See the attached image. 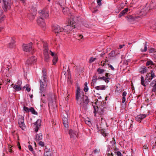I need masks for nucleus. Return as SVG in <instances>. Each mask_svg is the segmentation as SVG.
Here are the masks:
<instances>
[{
  "mask_svg": "<svg viewBox=\"0 0 156 156\" xmlns=\"http://www.w3.org/2000/svg\"><path fill=\"white\" fill-rule=\"evenodd\" d=\"M126 101V98L125 97H122V103H124Z\"/></svg>",
  "mask_w": 156,
  "mask_h": 156,
  "instance_id": "4d7b16f0",
  "label": "nucleus"
},
{
  "mask_svg": "<svg viewBox=\"0 0 156 156\" xmlns=\"http://www.w3.org/2000/svg\"><path fill=\"white\" fill-rule=\"evenodd\" d=\"M43 76L41 77L40 79V90L41 95H43L44 96V94L43 93H44L47 91L46 87L47 82L48 81V79L46 73H44L43 71Z\"/></svg>",
  "mask_w": 156,
  "mask_h": 156,
  "instance_id": "f257e3e1",
  "label": "nucleus"
},
{
  "mask_svg": "<svg viewBox=\"0 0 156 156\" xmlns=\"http://www.w3.org/2000/svg\"><path fill=\"white\" fill-rule=\"evenodd\" d=\"M147 79L145 78V80H144V77L143 76H142L141 77V83L144 86H146L145 84L146 83V80Z\"/></svg>",
  "mask_w": 156,
  "mask_h": 156,
  "instance_id": "4be33fe9",
  "label": "nucleus"
},
{
  "mask_svg": "<svg viewBox=\"0 0 156 156\" xmlns=\"http://www.w3.org/2000/svg\"><path fill=\"white\" fill-rule=\"evenodd\" d=\"M147 69L146 67L141 68L140 69V72L141 73H144L146 72Z\"/></svg>",
  "mask_w": 156,
  "mask_h": 156,
  "instance_id": "c756f323",
  "label": "nucleus"
},
{
  "mask_svg": "<svg viewBox=\"0 0 156 156\" xmlns=\"http://www.w3.org/2000/svg\"><path fill=\"white\" fill-rule=\"evenodd\" d=\"M24 88H26L28 92H29L30 90V88L29 87L28 85H26L25 86L23 87Z\"/></svg>",
  "mask_w": 156,
  "mask_h": 156,
  "instance_id": "e433bc0d",
  "label": "nucleus"
},
{
  "mask_svg": "<svg viewBox=\"0 0 156 156\" xmlns=\"http://www.w3.org/2000/svg\"><path fill=\"white\" fill-rule=\"evenodd\" d=\"M30 111L32 112V113L34 115H37V113L36 112L34 109L33 108H31L30 109Z\"/></svg>",
  "mask_w": 156,
  "mask_h": 156,
  "instance_id": "72a5a7b5",
  "label": "nucleus"
},
{
  "mask_svg": "<svg viewBox=\"0 0 156 156\" xmlns=\"http://www.w3.org/2000/svg\"><path fill=\"white\" fill-rule=\"evenodd\" d=\"M69 134L70 135L71 138L73 140V142H75L76 140V139L77 138L76 133H77L76 132L71 129L69 131Z\"/></svg>",
  "mask_w": 156,
  "mask_h": 156,
  "instance_id": "1a4fd4ad",
  "label": "nucleus"
},
{
  "mask_svg": "<svg viewBox=\"0 0 156 156\" xmlns=\"http://www.w3.org/2000/svg\"><path fill=\"white\" fill-rule=\"evenodd\" d=\"M124 45H120L119 46V48L120 49H121V48H122L123 46H124Z\"/></svg>",
  "mask_w": 156,
  "mask_h": 156,
  "instance_id": "e2e57ef3",
  "label": "nucleus"
},
{
  "mask_svg": "<svg viewBox=\"0 0 156 156\" xmlns=\"http://www.w3.org/2000/svg\"><path fill=\"white\" fill-rule=\"evenodd\" d=\"M143 147L145 149H148V147L147 145V144H145V145H144L143 146Z\"/></svg>",
  "mask_w": 156,
  "mask_h": 156,
  "instance_id": "bf43d9fd",
  "label": "nucleus"
},
{
  "mask_svg": "<svg viewBox=\"0 0 156 156\" xmlns=\"http://www.w3.org/2000/svg\"><path fill=\"white\" fill-rule=\"evenodd\" d=\"M147 49L146 43L144 44V49H141V51L142 52H145L146 51Z\"/></svg>",
  "mask_w": 156,
  "mask_h": 156,
  "instance_id": "f704fd0d",
  "label": "nucleus"
},
{
  "mask_svg": "<svg viewBox=\"0 0 156 156\" xmlns=\"http://www.w3.org/2000/svg\"><path fill=\"white\" fill-rule=\"evenodd\" d=\"M76 99L77 100L78 98V87H77L76 90Z\"/></svg>",
  "mask_w": 156,
  "mask_h": 156,
  "instance_id": "09e8293b",
  "label": "nucleus"
},
{
  "mask_svg": "<svg viewBox=\"0 0 156 156\" xmlns=\"http://www.w3.org/2000/svg\"><path fill=\"white\" fill-rule=\"evenodd\" d=\"M150 73L147 74L146 76V77H147V78H148V76H150Z\"/></svg>",
  "mask_w": 156,
  "mask_h": 156,
  "instance_id": "338daca9",
  "label": "nucleus"
},
{
  "mask_svg": "<svg viewBox=\"0 0 156 156\" xmlns=\"http://www.w3.org/2000/svg\"><path fill=\"white\" fill-rule=\"evenodd\" d=\"M11 42L9 44V47L10 48H12L15 46V41L13 39H11Z\"/></svg>",
  "mask_w": 156,
  "mask_h": 156,
  "instance_id": "a878e982",
  "label": "nucleus"
},
{
  "mask_svg": "<svg viewBox=\"0 0 156 156\" xmlns=\"http://www.w3.org/2000/svg\"><path fill=\"white\" fill-rule=\"evenodd\" d=\"M151 86L153 87L152 90V92H154L155 93V95L156 96V79L152 81L151 83Z\"/></svg>",
  "mask_w": 156,
  "mask_h": 156,
  "instance_id": "4468645a",
  "label": "nucleus"
},
{
  "mask_svg": "<svg viewBox=\"0 0 156 156\" xmlns=\"http://www.w3.org/2000/svg\"><path fill=\"white\" fill-rule=\"evenodd\" d=\"M94 115L95 116L96 115L97 111H96V109L94 106Z\"/></svg>",
  "mask_w": 156,
  "mask_h": 156,
  "instance_id": "8fccbe9b",
  "label": "nucleus"
},
{
  "mask_svg": "<svg viewBox=\"0 0 156 156\" xmlns=\"http://www.w3.org/2000/svg\"><path fill=\"white\" fill-rule=\"evenodd\" d=\"M28 148L30 151H33V148L31 145H29L28 146Z\"/></svg>",
  "mask_w": 156,
  "mask_h": 156,
  "instance_id": "49530a36",
  "label": "nucleus"
},
{
  "mask_svg": "<svg viewBox=\"0 0 156 156\" xmlns=\"http://www.w3.org/2000/svg\"><path fill=\"white\" fill-rule=\"evenodd\" d=\"M109 55L110 57H115V51H112L109 54Z\"/></svg>",
  "mask_w": 156,
  "mask_h": 156,
  "instance_id": "2f4dec72",
  "label": "nucleus"
},
{
  "mask_svg": "<svg viewBox=\"0 0 156 156\" xmlns=\"http://www.w3.org/2000/svg\"><path fill=\"white\" fill-rule=\"evenodd\" d=\"M18 123L19 126L22 129L25 128V126L24 123V118L22 116H19L18 119Z\"/></svg>",
  "mask_w": 156,
  "mask_h": 156,
  "instance_id": "0eeeda50",
  "label": "nucleus"
},
{
  "mask_svg": "<svg viewBox=\"0 0 156 156\" xmlns=\"http://www.w3.org/2000/svg\"><path fill=\"white\" fill-rule=\"evenodd\" d=\"M106 77H105L103 76V77H101L99 79L103 80L105 81V79H106Z\"/></svg>",
  "mask_w": 156,
  "mask_h": 156,
  "instance_id": "052dcab7",
  "label": "nucleus"
},
{
  "mask_svg": "<svg viewBox=\"0 0 156 156\" xmlns=\"http://www.w3.org/2000/svg\"><path fill=\"white\" fill-rule=\"evenodd\" d=\"M3 2L5 8L6 9H9L10 8V5L7 2V1L6 0H0V2H1L2 1Z\"/></svg>",
  "mask_w": 156,
  "mask_h": 156,
  "instance_id": "a211bd4d",
  "label": "nucleus"
},
{
  "mask_svg": "<svg viewBox=\"0 0 156 156\" xmlns=\"http://www.w3.org/2000/svg\"><path fill=\"white\" fill-rule=\"evenodd\" d=\"M110 79V78L107 77L106 78V79H105V81L106 83H108L109 81V80Z\"/></svg>",
  "mask_w": 156,
  "mask_h": 156,
  "instance_id": "603ef678",
  "label": "nucleus"
},
{
  "mask_svg": "<svg viewBox=\"0 0 156 156\" xmlns=\"http://www.w3.org/2000/svg\"><path fill=\"white\" fill-rule=\"evenodd\" d=\"M115 156V152H112L111 151H110L109 152H108L107 154V156Z\"/></svg>",
  "mask_w": 156,
  "mask_h": 156,
  "instance_id": "7c9ffc66",
  "label": "nucleus"
},
{
  "mask_svg": "<svg viewBox=\"0 0 156 156\" xmlns=\"http://www.w3.org/2000/svg\"><path fill=\"white\" fill-rule=\"evenodd\" d=\"M58 58L57 56L53 58V59L52 60L53 62V65H55L57 62H58Z\"/></svg>",
  "mask_w": 156,
  "mask_h": 156,
  "instance_id": "cd10ccee",
  "label": "nucleus"
},
{
  "mask_svg": "<svg viewBox=\"0 0 156 156\" xmlns=\"http://www.w3.org/2000/svg\"><path fill=\"white\" fill-rule=\"evenodd\" d=\"M44 156H51L50 149L49 150L47 148L45 149Z\"/></svg>",
  "mask_w": 156,
  "mask_h": 156,
  "instance_id": "6ab92c4d",
  "label": "nucleus"
},
{
  "mask_svg": "<svg viewBox=\"0 0 156 156\" xmlns=\"http://www.w3.org/2000/svg\"><path fill=\"white\" fill-rule=\"evenodd\" d=\"M108 65L109 66V68H110L111 69H112V70H114V68L113 67V66L112 65H111L110 64H108Z\"/></svg>",
  "mask_w": 156,
  "mask_h": 156,
  "instance_id": "5fc2aeb1",
  "label": "nucleus"
},
{
  "mask_svg": "<svg viewBox=\"0 0 156 156\" xmlns=\"http://www.w3.org/2000/svg\"><path fill=\"white\" fill-rule=\"evenodd\" d=\"M39 145L41 147H43L44 145V143L42 141H38Z\"/></svg>",
  "mask_w": 156,
  "mask_h": 156,
  "instance_id": "ea45409f",
  "label": "nucleus"
},
{
  "mask_svg": "<svg viewBox=\"0 0 156 156\" xmlns=\"http://www.w3.org/2000/svg\"><path fill=\"white\" fill-rule=\"evenodd\" d=\"M32 44L30 43L28 44H24L23 45V50L26 52H28L30 51L32 49Z\"/></svg>",
  "mask_w": 156,
  "mask_h": 156,
  "instance_id": "9d476101",
  "label": "nucleus"
},
{
  "mask_svg": "<svg viewBox=\"0 0 156 156\" xmlns=\"http://www.w3.org/2000/svg\"><path fill=\"white\" fill-rule=\"evenodd\" d=\"M42 135L41 133H39L36 135L35 140L36 141H39L42 139Z\"/></svg>",
  "mask_w": 156,
  "mask_h": 156,
  "instance_id": "f3484780",
  "label": "nucleus"
},
{
  "mask_svg": "<svg viewBox=\"0 0 156 156\" xmlns=\"http://www.w3.org/2000/svg\"><path fill=\"white\" fill-rule=\"evenodd\" d=\"M113 139H114V141H113V140H112L111 141V142L112 143H113V144H115V140H114V138H113Z\"/></svg>",
  "mask_w": 156,
  "mask_h": 156,
  "instance_id": "680f3d73",
  "label": "nucleus"
},
{
  "mask_svg": "<svg viewBox=\"0 0 156 156\" xmlns=\"http://www.w3.org/2000/svg\"><path fill=\"white\" fill-rule=\"evenodd\" d=\"M69 114V112L68 111H64L62 112V119L63 121V124L64 126L68 128L69 126L68 125V114Z\"/></svg>",
  "mask_w": 156,
  "mask_h": 156,
  "instance_id": "7ed1b4c3",
  "label": "nucleus"
},
{
  "mask_svg": "<svg viewBox=\"0 0 156 156\" xmlns=\"http://www.w3.org/2000/svg\"><path fill=\"white\" fill-rule=\"evenodd\" d=\"M17 145H18V148H19L20 149H21V146H20V144H19V143H18Z\"/></svg>",
  "mask_w": 156,
  "mask_h": 156,
  "instance_id": "0e129e2a",
  "label": "nucleus"
},
{
  "mask_svg": "<svg viewBox=\"0 0 156 156\" xmlns=\"http://www.w3.org/2000/svg\"><path fill=\"white\" fill-rule=\"evenodd\" d=\"M87 84H88L87 82H85L84 84V88L83 90L85 92H87L89 90L88 87L87 86Z\"/></svg>",
  "mask_w": 156,
  "mask_h": 156,
  "instance_id": "bb28decb",
  "label": "nucleus"
},
{
  "mask_svg": "<svg viewBox=\"0 0 156 156\" xmlns=\"http://www.w3.org/2000/svg\"><path fill=\"white\" fill-rule=\"evenodd\" d=\"M96 59L95 58H94L93 57H91L89 60V62L90 63H91L94 62Z\"/></svg>",
  "mask_w": 156,
  "mask_h": 156,
  "instance_id": "4c0bfd02",
  "label": "nucleus"
},
{
  "mask_svg": "<svg viewBox=\"0 0 156 156\" xmlns=\"http://www.w3.org/2000/svg\"><path fill=\"white\" fill-rule=\"evenodd\" d=\"M154 65V64L153 63V62L150 60H148L146 63V66H148L149 65L152 66Z\"/></svg>",
  "mask_w": 156,
  "mask_h": 156,
  "instance_id": "c85d7f7f",
  "label": "nucleus"
},
{
  "mask_svg": "<svg viewBox=\"0 0 156 156\" xmlns=\"http://www.w3.org/2000/svg\"><path fill=\"white\" fill-rule=\"evenodd\" d=\"M12 146H11L10 145L9 146V152L10 153H12V149L11 148V147Z\"/></svg>",
  "mask_w": 156,
  "mask_h": 156,
  "instance_id": "c03bdc74",
  "label": "nucleus"
},
{
  "mask_svg": "<svg viewBox=\"0 0 156 156\" xmlns=\"http://www.w3.org/2000/svg\"><path fill=\"white\" fill-rule=\"evenodd\" d=\"M123 13L122 12H121L119 14V17H121V16H122L123 15Z\"/></svg>",
  "mask_w": 156,
  "mask_h": 156,
  "instance_id": "13d9d810",
  "label": "nucleus"
},
{
  "mask_svg": "<svg viewBox=\"0 0 156 156\" xmlns=\"http://www.w3.org/2000/svg\"><path fill=\"white\" fill-rule=\"evenodd\" d=\"M3 10H0V23L2 21L3 19L5 17V16L3 15Z\"/></svg>",
  "mask_w": 156,
  "mask_h": 156,
  "instance_id": "393cba45",
  "label": "nucleus"
},
{
  "mask_svg": "<svg viewBox=\"0 0 156 156\" xmlns=\"http://www.w3.org/2000/svg\"><path fill=\"white\" fill-rule=\"evenodd\" d=\"M80 91V89L79 88V98L80 96V95L81 94L82 96H83V103L86 104H87L89 102L88 97L86 95H84V92L83 91Z\"/></svg>",
  "mask_w": 156,
  "mask_h": 156,
  "instance_id": "6e6552de",
  "label": "nucleus"
},
{
  "mask_svg": "<svg viewBox=\"0 0 156 156\" xmlns=\"http://www.w3.org/2000/svg\"><path fill=\"white\" fill-rule=\"evenodd\" d=\"M66 70L67 71L68 73H69V71L68 67L66 66V67L65 68V67H64L62 74H64L66 77Z\"/></svg>",
  "mask_w": 156,
  "mask_h": 156,
  "instance_id": "b1692460",
  "label": "nucleus"
},
{
  "mask_svg": "<svg viewBox=\"0 0 156 156\" xmlns=\"http://www.w3.org/2000/svg\"><path fill=\"white\" fill-rule=\"evenodd\" d=\"M100 152L99 150L95 149L94 151V154H96L97 153H98Z\"/></svg>",
  "mask_w": 156,
  "mask_h": 156,
  "instance_id": "a18cd8bd",
  "label": "nucleus"
},
{
  "mask_svg": "<svg viewBox=\"0 0 156 156\" xmlns=\"http://www.w3.org/2000/svg\"><path fill=\"white\" fill-rule=\"evenodd\" d=\"M96 79H92V82L91 83V86L93 85L94 84L96 83Z\"/></svg>",
  "mask_w": 156,
  "mask_h": 156,
  "instance_id": "a19ab883",
  "label": "nucleus"
},
{
  "mask_svg": "<svg viewBox=\"0 0 156 156\" xmlns=\"http://www.w3.org/2000/svg\"><path fill=\"white\" fill-rule=\"evenodd\" d=\"M38 13L40 17H43L45 19L48 18L49 16L48 11L46 9L39 10Z\"/></svg>",
  "mask_w": 156,
  "mask_h": 156,
  "instance_id": "39448f33",
  "label": "nucleus"
},
{
  "mask_svg": "<svg viewBox=\"0 0 156 156\" xmlns=\"http://www.w3.org/2000/svg\"><path fill=\"white\" fill-rule=\"evenodd\" d=\"M126 94H127L126 92V91L124 92L122 94V96H123V97H125Z\"/></svg>",
  "mask_w": 156,
  "mask_h": 156,
  "instance_id": "864d4df0",
  "label": "nucleus"
},
{
  "mask_svg": "<svg viewBox=\"0 0 156 156\" xmlns=\"http://www.w3.org/2000/svg\"><path fill=\"white\" fill-rule=\"evenodd\" d=\"M147 116L145 114H140L137 115L135 118V119L137 121H140L143 119L145 118Z\"/></svg>",
  "mask_w": 156,
  "mask_h": 156,
  "instance_id": "2eb2a0df",
  "label": "nucleus"
},
{
  "mask_svg": "<svg viewBox=\"0 0 156 156\" xmlns=\"http://www.w3.org/2000/svg\"><path fill=\"white\" fill-rule=\"evenodd\" d=\"M115 155L116 154L118 156H121L122 155L120 151H117L115 152Z\"/></svg>",
  "mask_w": 156,
  "mask_h": 156,
  "instance_id": "37998d69",
  "label": "nucleus"
},
{
  "mask_svg": "<svg viewBox=\"0 0 156 156\" xmlns=\"http://www.w3.org/2000/svg\"><path fill=\"white\" fill-rule=\"evenodd\" d=\"M93 79H96V80H97V76H93Z\"/></svg>",
  "mask_w": 156,
  "mask_h": 156,
  "instance_id": "69168bd1",
  "label": "nucleus"
},
{
  "mask_svg": "<svg viewBox=\"0 0 156 156\" xmlns=\"http://www.w3.org/2000/svg\"><path fill=\"white\" fill-rule=\"evenodd\" d=\"M22 81L20 80H18L17 83L15 84H12L11 86L16 91H20L22 88Z\"/></svg>",
  "mask_w": 156,
  "mask_h": 156,
  "instance_id": "423d86ee",
  "label": "nucleus"
},
{
  "mask_svg": "<svg viewBox=\"0 0 156 156\" xmlns=\"http://www.w3.org/2000/svg\"><path fill=\"white\" fill-rule=\"evenodd\" d=\"M128 8H125L124 10L122 11L121 12L124 15L128 12Z\"/></svg>",
  "mask_w": 156,
  "mask_h": 156,
  "instance_id": "58836bf2",
  "label": "nucleus"
},
{
  "mask_svg": "<svg viewBox=\"0 0 156 156\" xmlns=\"http://www.w3.org/2000/svg\"><path fill=\"white\" fill-rule=\"evenodd\" d=\"M105 88L106 87L105 85H101L99 86H97L95 87V88L97 90H105Z\"/></svg>",
  "mask_w": 156,
  "mask_h": 156,
  "instance_id": "412c9836",
  "label": "nucleus"
},
{
  "mask_svg": "<svg viewBox=\"0 0 156 156\" xmlns=\"http://www.w3.org/2000/svg\"><path fill=\"white\" fill-rule=\"evenodd\" d=\"M105 70L98 68L97 69V71L99 74H101L105 72Z\"/></svg>",
  "mask_w": 156,
  "mask_h": 156,
  "instance_id": "473e14b6",
  "label": "nucleus"
},
{
  "mask_svg": "<svg viewBox=\"0 0 156 156\" xmlns=\"http://www.w3.org/2000/svg\"><path fill=\"white\" fill-rule=\"evenodd\" d=\"M53 29L55 33H59L63 31V28L57 25L54 26Z\"/></svg>",
  "mask_w": 156,
  "mask_h": 156,
  "instance_id": "ddd939ff",
  "label": "nucleus"
},
{
  "mask_svg": "<svg viewBox=\"0 0 156 156\" xmlns=\"http://www.w3.org/2000/svg\"><path fill=\"white\" fill-rule=\"evenodd\" d=\"M77 17L75 16L74 15H71L70 19H69L68 23L70 24V25H67L64 27L63 29V31L65 32H68L71 30V26L76 27L77 25Z\"/></svg>",
  "mask_w": 156,
  "mask_h": 156,
  "instance_id": "f03ea898",
  "label": "nucleus"
},
{
  "mask_svg": "<svg viewBox=\"0 0 156 156\" xmlns=\"http://www.w3.org/2000/svg\"><path fill=\"white\" fill-rule=\"evenodd\" d=\"M47 46V44H44V54L45 57V60L46 61L48 60L49 58V54H50L53 57V58L57 56L56 54L54 52H52L51 51H48Z\"/></svg>",
  "mask_w": 156,
  "mask_h": 156,
  "instance_id": "20e7f679",
  "label": "nucleus"
},
{
  "mask_svg": "<svg viewBox=\"0 0 156 156\" xmlns=\"http://www.w3.org/2000/svg\"><path fill=\"white\" fill-rule=\"evenodd\" d=\"M97 2L99 5H101V0H97Z\"/></svg>",
  "mask_w": 156,
  "mask_h": 156,
  "instance_id": "6e6d98bb",
  "label": "nucleus"
},
{
  "mask_svg": "<svg viewBox=\"0 0 156 156\" xmlns=\"http://www.w3.org/2000/svg\"><path fill=\"white\" fill-rule=\"evenodd\" d=\"M101 133L105 137H106L108 135L103 130H101Z\"/></svg>",
  "mask_w": 156,
  "mask_h": 156,
  "instance_id": "c9c22d12",
  "label": "nucleus"
},
{
  "mask_svg": "<svg viewBox=\"0 0 156 156\" xmlns=\"http://www.w3.org/2000/svg\"><path fill=\"white\" fill-rule=\"evenodd\" d=\"M154 72V71L153 70L151 71V73H150L151 74V76L148 79H147V80H151L155 77V76Z\"/></svg>",
  "mask_w": 156,
  "mask_h": 156,
  "instance_id": "5701e85b",
  "label": "nucleus"
},
{
  "mask_svg": "<svg viewBox=\"0 0 156 156\" xmlns=\"http://www.w3.org/2000/svg\"><path fill=\"white\" fill-rule=\"evenodd\" d=\"M37 58L35 56H32L27 61V63L28 64H31L36 62Z\"/></svg>",
  "mask_w": 156,
  "mask_h": 156,
  "instance_id": "dca6fc26",
  "label": "nucleus"
},
{
  "mask_svg": "<svg viewBox=\"0 0 156 156\" xmlns=\"http://www.w3.org/2000/svg\"><path fill=\"white\" fill-rule=\"evenodd\" d=\"M155 52V50L153 48H151L150 50V52L151 53Z\"/></svg>",
  "mask_w": 156,
  "mask_h": 156,
  "instance_id": "de8ad7c7",
  "label": "nucleus"
},
{
  "mask_svg": "<svg viewBox=\"0 0 156 156\" xmlns=\"http://www.w3.org/2000/svg\"><path fill=\"white\" fill-rule=\"evenodd\" d=\"M41 120L38 119L34 124V130L35 132H37L38 131V129L41 126Z\"/></svg>",
  "mask_w": 156,
  "mask_h": 156,
  "instance_id": "f8f14e48",
  "label": "nucleus"
},
{
  "mask_svg": "<svg viewBox=\"0 0 156 156\" xmlns=\"http://www.w3.org/2000/svg\"><path fill=\"white\" fill-rule=\"evenodd\" d=\"M45 19L40 17L39 16V17L38 18L37 22V23L40 25L42 27H44L45 26L44 23V19Z\"/></svg>",
  "mask_w": 156,
  "mask_h": 156,
  "instance_id": "9b49d317",
  "label": "nucleus"
},
{
  "mask_svg": "<svg viewBox=\"0 0 156 156\" xmlns=\"http://www.w3.org/2000/svg\"><path fill=\"white\" fill-rule=\"evenodd\" d=\"M83 37L81 35H79V40H80L83 39Z\"/></svg>",
  "mask_w": 156,
  "mask_h": 156,
  "instance_id": "3c124183",
  "label": "nucleus"
},
{
  "mask_svg": "<svg viewBox=\"0 0 156 156\" xmlns=\"http://www.w3.org/2000/svg\"><path fill=\"white\" fill-rule=\"evenodd\" d=\"M23 109L25 111L27 112H29L30 111V109H29L28 108L26 107H24Z\"/></svg>",
  "mask_w": 156,
  "mask_h": 156,
  "instance_id": "79ce46f5",
  "label": "nucleus"
},
{
  "mask_svg": "<svg viewBox=\"0 0 156 156\" xmlns=\"http://www.w3.org/2000/svg\"><path fill=\"white\" fill-rule=\"evenodd\" d=\"M69 99L68 96H67V97L66 98V101L68 100Z\"/></svg>",
  "mask_w": 156,
  "mask_h": 156,
  "instance_id": "774afa93",
  "label": "nucleus"
},
{
  "mask_svg": "<svg viewBox=\"0 0 156 156\" xmlns=\"http://www.w3.org/2000/svg\"><path fill=\"white\" fill-rule=\"evenodd\" d=\"M62 11L66 15H68L69 13H70L69 9L66 7L63 8Z\"/></svg>",
  "mask_w": 156,
  "mask_h": 156,
  "instance_id": "aec40b11",
  "label": "nucleus"
}]
</instances>
